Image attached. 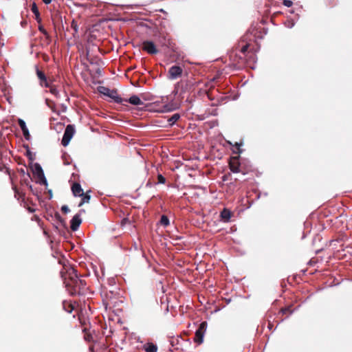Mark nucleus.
<instances>
[{
  "label": "nucleus",
  "instance_id": "obj_31",
  "mask_svg": "<svg viewBox=\"0 0 352 352\" xmlns=\"http://www.w3.org/2000/svg\"><path fill=\"white\" fill-rule=\"evenodd\" d=\"M19 172L23 176L25 175V170L24 168H21L19 170Z\"/></svg>",
  "mask_w": 352,
  "mask_h": 352
},
{
  "label": "nucleus",
  "instance_id": "obj_38",
  "mask_svg": "<svg viewBox=\"0 0 352 352\" xmlns=\"http://www.w3.org/2000/svg\"><path fill=\"white\" fill-rule=\"evenodd\" d=\"M29 210L31 212H33L34 210H32V208H29Z\"/></svg>",
  "mask_w": 352,
  "mask_h": 352
},
{
  "label": "nucleus",
  "instance_id": "obj_27",
  "mask_svg": "<svg viewBox=\"0 0 352 352\" xmlns=\"http://www.w3.org/2000/svg\"><path fill=\"white\" fill-rule=\"evenodd\" d=\"M35 170H36V173L38 177H44V173H43V169L38 164H35Z\"/></svg>",
  "mask_w": 352,
  "mask_h": 352
},
{
  "label": "nucleus",
  "instance_id": "obj_5",
  "mask_svg": "<svg viewBox=\"0 0 352 352\" xmlns=\"http://www.w3.org/2000/svg\"><path fill=\"white\" fill-rule=\"evenodd\" d=\"M142 48L143 51L151 55L157 54L159 52L156 45L152 41L146 40L143 41Z\"/></svg>",
  "mask_w": 352,
  "mask_h": 352
},
{
  "label": "nucleus",
  "instance_id": "obj_14",
  "mask_svg": "<svg viewBox=\"0 0 352 352\" xmlns=\"http://www.w3.org/2000/svg\"><path fill=\"white\" fill-rule=\"evenodd\" d=\"M72 191L75 197L82 196L84 192L80 184L76 182L72 186Z\"/></svg>",
  "mask_w": 352,
  "mask_h": 352
},
{
  "label": "nucleus",
  "instance_id": "obj_23",
  "mask_svg": "<svg viewBox=\"0 0 352 352\" xmlns=\"http://www.w3.org/2000/svg\"><path fill=\"white\" fill-rule=\"evenodd\" d=\"M179 118L180 115L179 113L173 114L170 118L168 119L169 125L173 126Z\"/></svg>",
  "mask_w": 352,
  "mask_h": 352
},
{
  "label": "nucleus",
  "instance_id": "obj_13",
  "mask_svg": "<svg viewBox=\"0 0 352 352\" xmlns=\"http://www.w3.org/2000/svg\"><path fill=\"white\" fill-rule=\"evenodd\" d=\"M110 296H109V294H105L104 296L103 297L102 302L104 305L105 306V308L107 309V307L111 308L112 305L114 302V298L111 297L113 295L112 292L109 293Z\"/></svg>",
  "mask_w": 352,
  "mask_h": 352
},
{
  "label": "nucleus",
  "instance_id": "obj_4",
  "mask_svg": "<svg viewBox=\"0 0 352 352\" xmlns=\"http://www.w3.org/2000/svg\"><path fill=\"white\" fill-rule=\"evenodd\" d=\"M75 133L74 126L72 124H68L65 130L64 135L61 141L62 144L66 146L69 144L71 139Z\"/></svg>",
  "mask_w": 352,
  "mask_h": 352
},
{
  "label": "nucleus",
  "instance_id": "obj_19",
  "mask_svg": "<svg viewBox=\"0 0 352 352\" xmlns=\"http://www.w3.org/2000/svg\"><path fill=\"white\" fill-rule=\"evenodd\" d=\"M31 10L35 15V19L38 23H41V18L40 17V13L36 3H33L31 6Z\"/></svg>",
  "mask_w": 352,
  "mask_h": 352
},
{
  "label": "nucleus",
  "instance_id": "obj_34",
  "mask_svg": "<svg viewBox=\"0 0 352 352\" xmlns=\"http://www.w3.org/2000/svg\"><path fill=\"white\" fill-rule=\"evenodd\" d=\"M146 186L147 187H151L152 186V183L150 181H148L147 182V184H146Z\"/></svg>",
  "mask_w": 352,
  "mask_h": 352
},
{
  "label": "nucleus",
  "instance_id": "obj_3",
  "mask_svg": "<svg viewBox=\"0 0 352 352\" xmlns=\"http://www.w3.org/2000/svg\"><path fill=\"white\" fill-rule=\"evenodd\" d=\"M98 90L100 94L112 98L116 103L122 104L124 102V99L118 95L116 89H110L108 87L100 86L98 87Z\"/></svg>",
  "mask_w": 352,
  "mask_h": 352
},
{
  "label": "nucleus",
  "instance_id": "obj_17",
  "mask_svg": "<svg viewBox=\"0 0 352 352\" xmlns=\"http://www.w3.org/2000/svg\"><path fill=\"white\" fill-rule=\"evenodd\" d=\"M124 102H128L133 105H142L144 104L140 98L136 95L131 96L129 99H124Z\"/></svg>",
  "mask_w": 352,
  "mask_h": 352
},
{
  "label": "nucleus",
  "instance_id": "obj_36",
  "mask_svg": "<svg viewBox=\"0 0 352 352\" xmlns=\"http://www.w3.org/2000/svg\"><path fill=\"white\" fill-rule=\"evenodd\" d=\"M247 48H248V46L247 45H243V54L245 52V51L247 50Z\"/></svg>",
  "mask_w": 352,
  "mask_h": 352
},
{
  "label": "nucleus",
  "instance_id": "obj_24",
  "mask_svg": "<svg viewBox=\"0 0 352 352\" xmlns=\"http://www.w3.org/2000/svg\"><path fill=\"white\" fill-rule=\"evenodd\" d=\"M63 309L68 313L71 314L74 310L73 305L69 302H63Z\"/></svg>",
  "mask_w": 352,
  "mask_h": 352
},
{
  "label": "nucleus",
  "instance_id": "obj_33",
  "mask_svg": "<svg viewBox=\"0 0 352 352\" xmlns=\"http://www.w3.org/2000/svg\"><path fill=\"white\" fill-rule=\"evenodd\" d=\"M42 1L45 4H50L52 2V0H42Z\"/></svg>",
  "mask_w": 352,
  "mask_h": 352
},
{
  "label": "nucleus",
  "instance_id": "obj_20",
  "mask_svg": "<svg viewBox=\"0 0 352 352\" xmlns=\"http://www.w3.org/2000/svg\"><path fill=\"white\" fill-rule=\"evenodd\" d=\"M82 331L84 332V339L88 342H93L94 338L91 333L89 332L86 327H84Z\"/></svg>",
  "mask_w": 352,
  "mask_h": 352
},
{
  "label": "nucleus",
  "instance_id": "obj_18",
  "mask_svg": "<svg viewBox=\"0 0 352 352\" xmlns=\"http://www.w3.org/2000/svg\"><path fill=\"white\" fill-rule=\"evenodd\" d=\"M143 349L145 351V352H157V346L153 343L148 342L144 344Z\"/></svg>",
  "mask_w": 352,
  "mask_h": 352
},
{
  "label": "nucleus",
  "instance_id": "obj_35",
  "mask_svg": "<svg viewBox=\"0 0 352 352\" xmlns=\"http://www.w3.org/2000/svg\"><path fill=\"white\" fill-rule=\"evenodd\" d=\"M27 155H28V156H29V157H30V158L32 160V158H31V155H32V154H31V152H30V151H28V152H27Z\"/></svg>",
  "mask_w": 352,
  "mask_h": 352
},
{
  "label": "nucleus",
  "instance_id": "obj_32",
  "mask_svg": "<svg viewBox=\"0 0 352 352\" xmlns=\"http://www.w3.org/2000/svg\"><path fill=\"white\" fill-rule=\"evenodd\" d=\"M289 308H285V309H282L281 311L283 313V314H285L287 313V311H289Z\"/></svg>",
  "mask_w": 352,
  "mask_h": 352
},
{
  "label": "nucleus",
  "instance_id": "obj_7",
  "mask_svg": "<svg viewBox=\"0 0 352 352\" xmlns=\"http://www.w3.org/2000/svg\"><path fill=\"white\" fill-rule=\"evenodd\" d=\"M183 69L180 66L173 65L168 70V78L170 80L176 79L182 74Z\"/></svg>",
  "mask_w": 352,
  "mask_h": 352
},
{
  "label": "nucleus",
  "instance_id": "obj_9",
  "mask_svg": "<svg viewBox=\"0 0 352 352\" xmlns=\"http://www.w3.org/2000/svg\"><path fill=\"white\" fill-rule=\"evenodd\" d=\"M158 41L160 45L162 47H169L171 45V40L168 34L164 32H160Z\"/></svg>",
  "mask_w": 352,
  "mask_h": 352
},
{
  "label": "nucleus",
  "instance_id": "obj_26",
  "mask_svg": "<svg viewBox=\"0 0 352 352\" xmlns=\"http://www.w3.org/2000/svg\"><path fill=\"white\" fill-rule=\"evenodd\" d=\"M160 224L164 227L169 225V219L167 216L162 215L160 219Z\"/></svg>",
  "mask_w": 352,
  "mask_h": 352
},
{
  "label": "nucleus",
  "instance_id": "obj_28",
  "mask_svg": "<svg viewBox=\"0 0 352 352\" xmlns=\"http://www.w3.org/2000/svg\"><path fill=\"white\" fill-rule=\"evenodd\" d=\"M50 88V91L51 94H52L53 95H54L55 96H58V91L57 90L56 87L54 85H52L50 84V86L48 87Z\"/></svg>",
  "mask_w": 352,
  "mask_h": 352
},
{
  "label": "nucleus",
  "instance_id": "obj_12",
  "mask_svg": "<svg viewBox=\"0 0 352 352\" xmlns=\"http://www.w3.org/2000/svg\"><path fill=\"white\" fill-rule=\"evenodd\" d=\"M18 123L23 131V134L25 140H30V134L29 133L28 129L26 126L25 122L21 119H19Z\"/></svg>",
  "mask_w": 352,
  "mask_h": 352
},
{
  "label": "nucleus",
  "instance_id": "obj_15",
  "mask_svg": "<svg viewBox=\"0 0 352 352\" xmlns=\"http://www.w3.org/2000/svg\"><path fill=\"white\" fill-rule=\"evenodd\" d=\"M232 214L228 208H223L220 213L221 220L223 222H228L230 220Z\"/></svg>",
  "mask_w": 352,
  "mask_h": 352
},
{
  "label": "nucleus",
  "instance_id": "obj_10",
  "mask_svg": "<svg viewBox=\"0 0 352 352\" xmlns=\"http://www.w3.org/2000/svg\"><path fill=\"white\" fill-rule=\"evenodd\" d=\"M52 23H53L54 29L55 32H56L57 29L58 30H60L61 28L63 29V25L62 24H61V25H60V24H59V23H62V16L60 14H56L53 15L52 16Z\"/></svg>",
  "mask_w": 352,
  "mask_h": 352
},
{
  "label": "nucleus",
  "instance_id": "obj_6",
  "mask_svg": "<svg viewBox=\"0 0 352 352\" xmlns=\"http://www.w3.org/2000/svg\"><path fill=\"white\" fill-rule=\"evenodd\" d=\"M207 328V322H202L199 328L197 329L195 332V337L194 338V341L198 344H201L203 342L204 335L206 332Z\"/></svg>",
  "mask_w": 352,
  "mask_h": 352
},
{
  "label": "nucleus",
  "instance_id": "obj_22",
  "mask_svg": "<svg viewBox=\"0 0 352 352\" xmlns=\"http://www.w3.org/2000/svg\"><path fill=\"white\" fill-rule=\"evenodd\" d=\"M38 30L45 36V38L48 41H51V36L47 32V31L44 28L43 25L41 23H38Z\"/></svg>",
  "mask_w": 352,
  "mask_h": 352
},
{
  "label": "nucleus",
  "instance_id": "obj_37",
  "mask_svg": "<svg viewBox=\"0 0 352 352\" xmlns=\"http://www.w3.org/2000/svg\"><path fill=\"white\" fill-rule=\"evenodd\" d=\"M48 58H48V56H46L44 58V60H45V61H47Z\"/></svg>",
  "mask_w": 352,
  "mask_h": 352
},
{
  "label": "nucleus",
  "instance_id": "obj_8",
  "mask_svg": "<svg viewBox=\"0 0 352 352\" xmlns=\"http://www.w3.org/2000/svg\"><path fill=\"white\" fill-rule=\"evenodd\" d=\"M36 74L38 78L39 79L40 85L42 87H50V82L47 80V78L45 74H44L43 72L40 70L37 66L36 67Z\"/></svg>",
  "mask_w": 352,
  "mask_h": 352
},
{
  "label": "nucleus",
  "instance_id": "obj_40",
  "mask_svg": "<svg viewBox=\"0 0 352 352\" xmlns=\"http://www.w3.org/2000/svg\"><path fill=\"white\" fill-rule=\"evenodd\" d=\"M56 216H57L59 219H60V214H56Z\"/></svg>",
  "mask_w": 352,
  "mask_h": 352
},
{
  "label": "nucleus",
  "instance_id": "obj_11",
  "mask_svg": "<svg viewBox=\"0 0 352 352\" xmlns=\"http://www.w3.org/2000/svg\"><path fill=\"white\" fill-rule=\"evenodd\" d=\"M82 220L78 214H75L71 220L70 228L73 231H76L78 229Z\"/></svg>",
  "mask_w": 352,
  "mask_h": 352
},
{
  "label": "nucleus",
  "instance_id": "obj_2",
  "mask_svg": "<svg viewBox=\"0 0 352 352\" xmlns=\"http://www.w3.org/2000/svg\"><path fill=\"white\" fill-rule=\"evenodd\" d=\"M241 143L236 142L234 145V148H232V151L235 153L236 156H231L229 161L230 168L233 173H239L241 171V162H240V153H241Z\"/></svg>",
  "mask_w": 352,
  "mask_h": 352
},
{
  "label": "nucleus",
  "instance_id": "obj_29",
  "mask_svg": "<svg viewBox=\"0 0 352 352\" xmlns=\"http://www.w3.org/2000/svg\"><path fill=\"white\" fill-rule=\"evenodd\" d=\"M166 182V178L161 174L157 175V182L156 184H164Z\"/></svg>",
  "mask_w": 352,
  "mask_h": 352
},
{
  "label": "nucleus",
  "instance_id": "obj_30",
  "mask_svg": "<svg viewBox=\"0 0 352 352\" xmlns=\"http://www.w3.org/2000/svg\"><path fill=\"white\" fill-rule=\"evenodd\" d=\"M61 210L64 213H67L68 212H69V209L68 206L66 205H64L61 207Z\"/></svg>",
  "mask_w": 352,
  "mask_h": 352
},
{
  "label": "nucleus",
  "instance_id": "obj_16",
  "mask_svg": "<svg viewBox=\"0 0 352 352\" xmlns=\"http://www.w3.org/2000/svg\"><path fill=\"white\" fill-rule=\"evenodd\" d=\"M238 52H242V48H236L230 54V58L233 60L235 65H239L241 63V58L239 56V59H236L238 56Z\"/></svg>",
  "mask_w": 352,
  "mask_h": 352
},
{
  "label": "nucleus",
  "instance_id": "obj_25",
  "mask_svg": "<svg viewBox=\"0 0 352 352\" xmlns=\"http://www.w3.org/2000/svg\"><path fill=\"white\" fill-rule=\"evenodd\" d=\"M71 28L74 30V33L72 34L74 37H75L78 32V25L75 19H73L71 23Z\"/></svg>",
  "mask_w": 352,
  "mask_h": 352
},
{
  "label": "nucleus",
  "instance_id": "obj_21",
  "mask_svg": "<svg viewBox=\"0 0 352 352\" xmlns=\"http://www.w3.org/2000/svg\"><path fill=\"white\" fill-rule=\"evenodd\" d=\"M81 197H82V199H81L80 202L78 204L79 207L82 206L85 203H89V200L91 199V197L88 194V192H87L86 193L83 192V194L82 195Z\"/></svg>",
  "mask_w": 352,
  "mask_h": 352
},
{
  "label": "nucleus",
  "instance_id": "obj_1",
  "mask_svg": "<svg viewBox=\"0 0 352 352\" xmlns=\"http://www.w3.org/2000/svg\"><path fill=\"white\" fill-rule=\"evenodd\" d=\"M65 272L62 270L60 276L63 279L65 287L71 295H82L85 294L86 289V282L85 280L79 278L76 270L73 267L65 269Z\"/></svg>",
  "mask_w": 352,
  "mask_h": 352
},
{
  "label": "nucleus",
  "instance_id": "obj_39",
  "mask_svg": "<svg viewBox=\"0 0 352 352\" xmlns=\"http://www.w3.org/2000/svg\"><path fill=\"white\" fill-rule=\"evenodd\" d=\"M2 135H3V133H2V132L0 131V138H1Z\"/></svg>",
  "mask_w": 352,
  "mask_h": 352
}]
</instances>
